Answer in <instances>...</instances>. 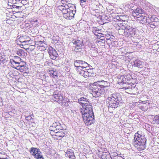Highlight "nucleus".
I'll return each instance as SVG.
<instances>
[{
  "label": "nucleus",
  "mask_w": 159,
  "mask_h": 159,
  "mask_svg": "<svg viewBox=\"0 0 159 159\" xmlns=\"http://www.w3.org/2000/svg\"><path fill=\"white\" fill-rule=\"evenodd\" d=\"M70 7H70L69 5L66 4L64 6L61 5L59 7V9L60 10L69 9Z\"/></svg>",
  "instance_id": "obj_35"
},
{
  "label": "nucleus",
  "mask_w": 159,
  "mask_h": 159,
  "mask_svg": "<svg viewBox=\"0 0 159 159\" xmlns=\"http://www.w3.org/2000/svg\"><path fill=\"white\" fill-rule=\"evenodd\" d=\"M85 68L83 66H76V69L78 70H81V69H84Z\"/></svg>",
  "instance_id": "obj_47"
},
{
  "label": "nucleus",
  "mask_w": 159,
  "mask_h": 159,
  "mask_svg": "<svg viewBox=\"0 0 159 159\" xmlns=\"http://www.w3.org/2000/svg\"><path fill=\"white\" fill-rule=\"evenodd\" d=\"M92 69H88L87 70L85 69V70H81V73H83V74L82 76L85 77V76H89L90 74H89V70H91Z\"/></svg>",
  "instance_id": "obj_22"
},
{
  "label": "nucleus",
  "mask_w": 159,
  "mask_h": 159,
  "mask_svg": "<svg viewBox=\"0 0 159 159\" xmlns=\"http://www.w3.org/2000/svg\"><path fill=\"white\" fill-rule=\"evenodd\" d=\"M30 149H37V148H34V147H32Z\"/></svg>",
  "instance_id": "obj_57"
},
{
  "label": "nucleus",
  "mask_w": 159,
  "mask_h": 159,
  "mask_svg": "<svg viewBox=\"0 0 159 159\" xmlns=\"http://www.w3.org/2000/svg\"><path fill=\"white\" fill-rule=\"evenodd\" d=\"M113 21H115V22H117V21H119L117 20V19L116 18V17L115 18H113Z\"/></svg>",
  "instance_id": "obj_54"
},
{
  "label": "nucleus",
  "mask_w": 159,
  "mask_h": 159,
  "mask_svg": "<svg viewBox=\"0 0 159 159\" xmlns=\"http://www.w3.org/2000/svg\"><path fill=\"white\" fill-rule=\"evenodd\" d=\"M82 62H83V65L82 66H83L85 68H86L87 67V66L88 65V64L86 62L84 61H81Z\"/></svg>",
  "instance_id": "obj_49"
},
{
  "label": "nucleus",
  "mask_w": 159,
  "mask_h": 159,
  "mask_svg": "<svg viewBox=\"0 0 159 159\" xmlns=\"http://www.w3.org/2000/svg\"><path fill=\"white\" fill-rule=\"evenodd\" d=\"M16 53L19 56L23 57H26L27 55V53L22 49H20L17 51Z\"/></svg>",
  "instance_id": "obj_18"
},
{
  "label": "nucleus",
  "mask_w": 159,
  "mask_h": 159,
  "mask_svg": "<svg viewBox=\"0 0 159 159\" xmlns=\"http://www.w3.org/2000/svg\"><path fill=\"white\" fill-rule=\"evenodd\" d=\"M80 2V4L81 6L82 7H84L85 4V3H84V2Z\"/></svg>",
  "instance_id": "obj_53"
},
{
  "label": "nucleus",
  "mask_w": 159,
  "mask_h": 159,
  "mask_svg": "<svg viewBox=\"0 0 159 159\" xmlns=\"http://www.w3.org/2000/svg\"><path fill=\"white\" fill-rule=\"evenodd\" d=\"M17 64H18V65L16 67H12L16 69H18V68H19V67L23 66L24 65H26V63L25 62L22 61V60H21Z\"/></svg>",
  "instance_id": "obj_29"
},
{
  "label": "nucleus",
  "mask_w": 159,
  "mask_h": 159,
  "mask_svg": "<svg viewBox=\"0 0 159 159\" xmlns=\"http://www.w3.org/2000/svg\"><path fill=\"white\" fill-rule=\"evenodd\" d=\"M95 151H96V153H98V155H99L102 156L103 155V154H102L103 152L102 151V152H100V151L99 150H96Z\"/></svg>",
  "instance_id": "obj_45"
},
{
  "label": "nucleus",
  "mask_w": 159,
  "mask_h": 159,
  "mask_svg": "<svg viewBox=\"0 0 159 159\" xmlns=\"http://www.w3.org/2000/svg\"><path fill=\"white\" fill-rule=\"evenodd\" d=\"M144 15V14H142L139 15H137L136 16L135 18H134L136 19V20L140 21L141 23V21Z\"/></svg>",
  "instance_id": "obj_33"
},
{
  "label": "nucleus",
  "mask_w": 159,
  "mask_h": 159,
  "mask_svg": "<svg viewBox=\"0 0 159 159\" xmlns=\"http://www.w3.org/2000/svg\"><path fill=\"white\" fill-rule=\"evenodd\" d=\"M22 60L20 57L17 56H14L13 58L10 59V63L12 64V62L15 63L16 64H17L21 61Z\"/></svg>",
  "instance_id": "obj_14"
},
{
  "label": "nucleus",
  "mask_w": 159,
  "mask_h": 159,
  "mask_svg": "<svg viewBox=\"0 0 159 159\" xmlns=\"http://www.w3.org/2000/svg\"><path fill=\"white\" fill-rule=\"evenodd\" d=\"M69 12H68L66 14H64L63 15V17L67 19L70 20V16H69Z\"/></svg>",
  "instance_id": "obj_39"
},
{
  "label": "nucleus",
  "mask_w": 159,
  "mask_h": 159,
  "mask_svg": "<svg viewBox=\"0 0 159 159\" xmlns=\"http://www.w3.org/2000/svg\"><path fill=\"white\" fill-rule=\"evenodd\" d=\"M48 52L50 58L53 60H55L58 55L56 51L52 47L48 48Z\"/></svg>",
  "instance_id": "obj_7"
},
{
  "label": "nucleus",
  "mask_w": 159,
  "mask_h": 159,
  "mask_svg": "<svg viewBox=\"0 0 159 159\" xmlns=\"http://www.w3.org/2000/svg\"><path fill=\"white\" fill-rule=\"evenodd\" d=\"M105 35L104 36V37L103 38H99V39L101 40H105Z\"/></svg>",
  "instance_id": "obj_55"
},
{
  "label": "nucleus",
  "mask_w": 159,
  "mask_h": 159,
  "mask_svg": "<svg viewBox=\"0 0 159 159\" xmlns=\"http://www.w3.org/2000/svg\"><path fill=\"white\" fill-rule=\"evenodd\" d=\"M72 43L74 45V46H78L80 47H82L83 45L82 41H81L80 40H73Z\"/></svg>",
  "instance_id": "obj_15"
},
{
  "label": "nucleus",
  "mask_w": 159,
  "mask_h": 159,
  "mask_svg": "<svg viewBox=\"0 0 159 159\" xmlns=\"http://www.w3.org/2000/svg\"><path fill=\"white\" fill-rule=\"evenodd\" d=\"M115 38V37L113 35H111L110 37V39H109V42H110V43H111V42H113Z\"/></svg>",
  "instance_id": "obj_44"
},
{
  "label": "nucleus",
  "mask_w": 159,
  "mask_h": 159,
  "mask_svg": "<svg viewBox=\"0 0 159 159\" xmlns=\"http://www.w3.org/2000/svg\"><path fill=\"white\" fill-rule=\"evenodd\" d=\"M149 105L148 104L143 103L139 105V108L143 111H146L147 110Z\"/></svg>",
  "instance_id": "obj_16"
},
{
  "label": "nucleus",
  "mask_w": 159,
  "mask_h": 159,
  "mask_svg": "<svg viewBox=\"0 0 159 159\" xmlns=\"http://www.w3.org/2000/svg\"><path fill=\"white\" fill-rule=\"evenodd\" d=\"M146 13L145 14V15H144L142 19V21H141V23L142 24H145L146 23H148L149 19V17H147L145 16V15H146Z\"/></svg>",
  "instance_id": "obj_24"
},
{
  "label": "nucleus",
  "mask_w": 159,
  "mask_h": 159,
  "mask_svg": "<svg viewBox=\"0 0 159 159\" xmlns=\"http://www.w3.org/2000/svg\"><path fill=\"white\" fill-rule=\"evenodd\" d=\"M52 99L54 101L59 103L62 102L63 100V97L60 92L56 91L54 92L52 97Z\"/></svg>",
  "instance_id": "obj_6"
},
{
  "label": "nucleus",
  "mask_w": 159,
  "mask_h": 159,
  "mask_svg": "<svg viewBox=\"0 0 159 159\" xmlns=\"http://www.w3.org/2000/svg\"><path fill=\"white\" fill-rule=\"evenodd\" d=\"M138 131L134 135L133 144L137 149H145L146 148V139L144 135H141Z\"/></svg>",
  "instance_id": "obj_3"
},
{
  "label": "nucleus",
  "mask_w": 159,
  "mask_h": 159,
  "mask_svg": "<svg viewBox=\"0 0 159 159\" xmlns=\"http://www.w3.org/2000/svg\"><path fill=\"white\" fill-rule=\"evenodd\" d=\"M55 129H55V128H52V129H50V130H51V131H54Z\"/></svg>",
  "instance_id": "obj_56"
},
{
  "label": "nucleus",
  "mask_w": 159,
  "mask_h": 159,
  "mask_svg": "<svg viewBox=\"0 0 159 159\" xmlns=\"http://www.w3.org/2000/svg\"><path fill=\"white\" fill-rule=\"evenodd\" d=\"M149 23H154L156 22L158 23L159 21L158 19L155 16H152L151 17H149Z\"/></svg>",
  "instance_id": "obj_20"
},
{
  "label": "nucleus",
  "mask_w": 159,
  "mask_h": 159,
  "mask_svg": "<svg viewBox=\"0 0 159 159\" xmlns=\"http://www.w3.org/2000/svg\"><path fill=\"white\" fill-rule=\"evenodd\" d=\"M67 150L66 152L67 156L69 157L70 159H75V156H74V152L70 151H68ZM66 155V154H65Z\"/></svg>",
  "instance_id": "obj_19"
},
{
  "label": "nucleus",
  "mask_w": 159,
  "mask_h": 159,
  "mask_svg": "<svg viewBox=\"0 0 159 159\" xmlns=\"http://www.w3.org/2000/svg\"><path fill=\"white\" fill-rule=\"evenodd\" d=\"M129 17L128 15H120V18H121V21H122L123 22H125L126 21H127V23H128V22L127 20L129 19Z\"/></svg>",
  "instance_id": "obj_26"
},
{
  "label": "nucleus",
  "mask_w": 159,
  "mask_h": 159,
  "mask_svg": "<svg viewBox=\"0 0 159 159\" xmlns=\"http://www.w3.org/2000/svg\"><path fill=\"white\" fill-rule=\"evenodd\" d=\"M49 72L50 76L54 78H56L57 77V74L56 72L52 70H49Z\"/></svg>",
  "instance_id": "obj_28"
},
{
  "label": "nucleus",
  "mask_w": 159,
  "mask_h": 159,
  "mask_svg": "<svg viewBox=\"0 0 159 159\" xmlns=\"http://www.w3.org/2000/svg\"><path fill=\"white\" fill-rule=\"evenodd\" d=\"M78 102L82 107L80 109L83 120L87 125H90L95 121L92 106L89 101V99L83 97L78 99Z\"/></svg>",
  "instance_id": "obj_1"
},
{
  "label": "nucleus",
  "mask_w": 159,
  "mask_h": 159,
  "mask_svg": "<svg viewBox=\"0 0 159 159\" xmlns=\"http://www.w3.org/2000/svg\"><path fill=\"white\" fill-rule=\"evenodd\" d=\"M91 70H89V74H90L91 73H92V72H91Z\"/></svg>",
  "instance_id": "obj_59"
},
{
  "label": "nucleus",
  "mask_w": 159,
  "mask_h": 159,
  "mask_svg": "<svg viewBox=\"0 0 159 159\" xmlns=\"http://www.w3.org/2000/svg\"><path fill=\"white\" fill-rule=\"evenodd\" d=\"M68 5H69V6L70 7V6L71 7H70V8H71V5H72V4H69Z\"/></svg>",
  "instance_id": "obj_61"
},
{
  "label": "nucleus",
  "mask_w": 159,
  "mask_h": 159,
  "mask_svg": "<svg viewBox=\"0 0 159 159\" xmlns=\"http://www.w3.org/2000/svg\"><path fill=\"white\" fill-rule=\"evenodd\" d=\"M37 20H35L34 22H37Z\"/></svg>",
  "instance_id": "obj_64"
},
{
  "label": "nucleus",
  "mask_w": 159,
  "mask_h": 159,
  "mask_svg": "<svg viewBox=\"0 0 159 159\" xmlns=\"http://www.w3.org/2000/svg\"><path fill=\"white\" fill-rule=\"evenodd\" d=\"M75 12L76 10H74L70 9V10L69 11V16H70V20L73 18L74 17V15Z\"/></svg>",
  "instance_id": "obj_32"
},
{
  "label": "nucleus",
  "mask_w": 159,
  "mask_h": 159,
  "mask_svg": "<svg viewBox=\"0 0 159 159\" xmlns=\"http://www.w3.org/2000/svg\"><path fill=\"white\" fill-rule=\"evenodd\" d=\"M29 40H25L23 41H20L21 42L22 44L21 45V46H25L26 47V46H29V44H30V42H31L30 39H29Z\"/></svg>",
  "instance_id": "obj_23"
},
{
  "label": "nucleus",
  "mask_w": 159,
  "mask_h": 159,
  "mask_svg": "<svg viewBox=\"0 0 159 159\" xmlns=\"http://www.w3.org/2000/svg\"><path fill=\"white\" fill-rule=\"evenodd\" d=\"M32 117L31 115H29L25 117V119L28 120H30L31 119Z\"/></svg>",
  "instance_id": "obj_50"
},
{
  "label": "nucleus",
  "mask_w": 159,
  "mask_h": 159,
  "mask_svg": "<svg viewBox=\"0 0 159 159\" xmlns=\"http://www.w3.org/2000/svg\"><path fill=\"white\" fill-rule=\"evenodd\" d=\"M20 7L18 6H16V7L17 8H19Z\"/></svg>",
  "instance_id": "obj_63"
},
{
  "label": "nucleus",
  "mask_w": 159,
  "mask_h": 159,
  "mask_svg": "<svg viewBox=\"0 0 159 159\" xmlns=\"http://www.w3.org/2000/svg\"><path fill=\"white\" fill-rule=\"evenodd\" d=\"M44 41L43 42L41 41H36L35 42V44L39 46V47L40 46H42V45H43L44 44H45L44 43Z\"/></svg>",
  "instance_id": "obj_36"
},
{
  "label": "nucleus",
  "mask_w": 159,
  "mask_h": 159,
  "mask_svg": "<svg viewBox=\"0 0 159 159\" xmlns=\"http://www.w3.org/2000/svg\"><path fill=\"white\" fill-rule=\"evenodd\" d=\"M118 83L120 84H130L129 81L132 79L131 75L129 74H125L122 75H118L117 77Z\"/></svg>",
  "instance_id": "obj_5"
},
{
  "label": "nucleus",
  "mask_w": 159,
  "mask_h": 159,
  "mask_svg": "<svg viewBox=\"0 0 159 159\" xmlns=\"http://www.w3.org/2000/svg\"><path fill=\"white\" fill-rule=\"evenodd\" d=\"M16 0H9V1L8 3V5L10 6H13V3H15V1Z\"/></svg>",
  "instance_id": "obj_38"
},
{
  "label": "nucleus",
  "mask_w": 159,
  "mask_h": 159,
  "mask_svg": "<svg viewBox=\"0 0 159 159\" xmlns=\"http://www.w3.org/2000/svg\"><path fill=\"white\" fill-rule=\"evenodd\" d=\"M80 74L81 75H83V73H81V72H80Z\"/></svg>",
  "instance_id": "obj_62"
},
{
  "label": "nucleus",
  "mask_w": 159,
  "mask_h": 159,
  "mask_svg": "<svg viewBox=\"0 0 159 159\" xmlns=\"http://www.w3.org/2000/svg\"><path fill=\"white\" fill-rule=\"evenodd\" d=\"M21 47L25 49H28L29 48L28 46H26V47L23 46V47Z\"/></svg>",
  "instance_id": "obj_52"
},
{
  "label": "nucleus",
  "mask_w": 159,
  "mask_h": 159,
  "mask_svg": "<svg viewBox=\"0 0 159 159\" xmlns=\"http://www.w3.org/2000/svg\"><path fill=\"white\" fill-rule=\"evenodd\" d=\"M16 69L19 70L21 72L25 71L28 69V65L27 64L26 65H24L23 66L19 67V68H18V69Z\"/></svg>",
  "instance_id": "obj_21"
},
{
  "label": "nucleus",
  "mask_w": 159,
  "mask_h": 159,
  "mask_svg": "<svg viewBox=\"0 0 159 159\" xmlns=\"http://www.w3.org/2000/svg\"><path fill=\"white\" fill-rule=\"evenodd\" d=\"M111 35L109 34H107L105 35V38L106 40L108 41V43H110V42H109V39H110V37Z\"/></svg>",
  "instance_id": "obj_43"
},
{
  "label": "nucleus",
  "mask_w": 159,
  "mask_h": 159,
  "mask_svg": "<svg viewBox=\"0 0 159 159\" xmlns=\"http://www.w3.org/2000/svg\"><path fill=\"white\" fill-rule=\"evenodd\" d=\"M115 27L116 28V29L118 31V32L120 34L123 35L125 36V29L122 28V27L124 26V27L126 25V23H117V24H115Z\"/></svg>",
  "instance_id": "obj_9"
},
{
  "label": "nucleus",
  "mask_w": 159,
  "mask_h": 159,
  "mask_svg": "<svg viewBox=\"0 0 159 159\" xmlns=\"http://www.w3.org/2000/svg\"><path fill=\"white\" fill-rule=\"evenodd\" d=\"M111 99L112 100H114L118 102L122 103V99L119 93H116L111 95L110 97H108L107 100Z\"/></svg>",
  "instance_id": "obj_8"
},
{
  "label": "nucleus",
  "mask_w": 159,
  "mask_h": 159,
  "mask_svg": "<svg viewBox=\"0 0 159 159\" xmlns=\"http://www.w3.org/2000/svg\"><path fill=\"white\" fill-rule=\"evenodd\" d=\"M110 83L103 80L98 81L93 83L91 87L93 96L97 98L104 94L110 86Z\"/></svg>",
  "instance_id": "obj_2"
},
{
  "label": "nucleus",
  "mask_w": 159,
  "mask_h": 159,
  "mask_svg": "<svg viewBox=\"0 0 159 159\" xmlns=\"http://www.w3.org/2000/svg\"><path fill=\"white\" fill-rule=\"evenodd\" d=\"M97 31V30H96L95 31V33H94V34L96 35V36H97V34H96L95 33L96 32V31Z\"/></svg>",
  "instance_id": "obj_58"
},
{
  "label": "nucleus",
  "mask_w": 159,
  "mask_h": 159,
  "mask_svg": "<svg viewBox=\"0 0 159 159\" xmlns=\"http://www.w3.org/2000/svg\"><path fill=\"white\" fill-rule=\"evenodd\" d=\"M97 36L98 37L100 38H103L104 37V34H102L101 33H97Z\"/></svg>",
  "instance_id": "obj_46"
},
{
  "label": "nucleus",
  "mask_w": 159,
  "mask_h": 159,
  "mask_svg": "<svg viewBox=\"0 0 159 159\" xmlns=\"http://www.w3.org/2000/svg\"><path fill=\"white\" fill-rule=\"evenodd\" d=\"M158 24V23H156V22H154V23H148L147 24V26L148 27H150L154 29L156 26H157Z\"/></svg>",
  "instance_id": "obj_30"
},
{
  "label": "nucleus",
  "mask_w": 159,
  "mask_h": 159,
  "mask_svg": "<svg viewBox=\"0 0 159 159\" xmlns=\"http://www.w3.org/2000/svg\"><path fill=\"white\" fill-rule=\"evenodd\" d=\"M55 129H56L55 130H57V131H58V130L60 131L62 130L63 128L61 127V124L59 123V125H58Z\"/></svg>",
  "instance_id": "obj_41"
},
{
  "label": "nucleus",
  "mask_w": 159,
  "mask_h": 159,
  "mask_svg": "<svg viewBox=\"0 0 159 159\" xmlns=\"http://www.w3.org/2000/svg\"><path fill=\"white\" fill-rule=\"evenodd\" d=\"M65 105L66 106H67L68 105V103L67 102H66Z\"/></svg>",
  "instance_id": "obj_60"
},
{
  "label": "nucleus",
  "mask_w": 159,
  "mask_h": 159,
  "mask_svg": "<svg viewBox=\"0 0 159 159\" xmlns=\"http://www.w3.org/2000/svg\"><path fill=\"white\" fill-rule=\"evenodd\" d=\"M116 17L118 21H121L120 16H117Z\"/></svg>",
  "instance_id": "obj_51"
},
{
  "label": "nucleus",
  "mask_w": 159,
  "mask_h": 159,
  "mask_svg": "<svg viewBox=\"0 0 159 159\" xmlns=\"http://www.w3.org/2000/svg\"><path fill=\"white\" fill-rule=\"evenodd\" d=\"M153 120L155 123L159 124V115L155 116L153 118Z\"/></svg>",
  "instance_id": "obj_34"
},
{
  "label": "nucleus",
  "mask_w": 159,
  "mask_h": 159,
  "mask_svg": "<svg viewBox=\"0 0 159 159\" xmlns=\"http://www.w3.org/2000/svg\"><path fill=\"white\" fill-rule=\"evenodd\" d=\"M8 158L7 153L3 152H0V159H7Z\"/></svg>",
  "instance_id": "obj_25"
},
{
  "label": "nucleus",
  "mask_w": 159,
  "mask_h": 159,
  "mask_svg": "<svg viewBox=\"0 0 159 159\" xmlns=\"http://www.w3.org/2000/svg\"><path fill=\"white\" fill-rule=\"evenodd\" d=\"M46 44H44L42 46H40L39 47V49H40L41 50L44 51L46 49Z\"/></svg>",
  "instance_id": "obj_40"
},
{
  "label": "nucleus",
  "mask_w": 159,
  "mask_h": 159,
  "mask_svg": "<svg viewBox=\"0 0 159 159\" xmlns=\"http://www.w3.org/2000/svg\"><path fill=\"white\" fill-rule=\"evenodd\" d=\"M122 28L125 29V36L126 37H134L136 34V29L133 28L129 25L128 24L126 23V25L124 27H122Z\"/></svg>",
  "instance_id": "obj_4"
},
{
  "label": "nucleus",
  "mask_w": 159,
  "mask_h": 159,
  "mask_svg": "<svg viewBox=\"0 0 159 159\" xmlns=\"http://www.w3.org/2000/svg\"><path fill=\"white\" fill-rule=\"evenodd\" d=\"M54 132L57 133V136L60 137H63L65 136V133L62 131H59L55 130Z\"/></svg>",
  "instance_id": "obj_27"
},
{
  "label": "nucleus",
  "mask_w": 159,
  "mask_h": 159,
  "mask_svg": "<svg viewBox=\"0 0 159 159\" xmlns=\"http://www.w3.org/2000/svg\"><path fill=\"white\" fill-rule=\"evenodd\" d=\"M73 49L74 48V50L76 52H80L82 54H83L84 52V49L83 48H82V47L79 46H73Z\"/></svg>",
  "instance_id": "obj_17"
},
{
  "label": "nucleus",
  "mask_w": 159,
  "mask_h": 159,
  "mask_svg": "<svg viewBox=\"0 0 159 159\" xmlns=\"http://www.w3.org/2000/svg\"><path fill=\"white\" fill-rule=\"evenodd\" d=\"M133 66L139 68H142L143 66L144 62L139 60H135L133 62Z\"/></svg>",
  "instance_id": "obj_13"
},
{
  "label": "nucleus",
  "mask_w": 159,
  "mask_h": 159,
  "mask_svg": "<svg viewBox=\"0 0 159 159\" xmlns=\"http://www.w3.org/2000/svg\"><path fill=\"white\" fill-rule=\"evenodd\" d=\"M45 63L46 65H47L50 66H52L53 65V63H52L51 62H50L48 61H46Z\"/></svg>",
  "instance_id": "obj_48"
},
{
  "label": "nucleus",
  "mask_w": 159,
  "mask_h": 159,
  "mask_svg": "<svg viewBox=\"0 0 159 159\" xmlns=\"http://www.w3.org/2000/svg\"><path fill=\"white\" fill-rule=\"evenodd\" d=\"M81 61H84L81 60H76L74 62V66L76 68V66H82L83 62H82Z\"/></svg>",
  "instance_id": "obj_31"
},
{
  "label": "nucleus",
  "mask_w": 159,
  "mask_h": 159,
  "mask_svg": "<svg viewBox=\"0 0 159 159\" xmlns=\"http://www.w3.org/2000/svg\"><path fill=\"white\" fill-rule=\"evenodd\" d=\"M145 11L140 7H137L135 10L133 11L132 13L133 16L135 18L136 16L142 14H144L145 13Z\"/></svg>",
  "instance_id": "obj_11"
},
{
  "label": "nucleus",
  "mask_w": 159,
  "mask_h": 159,
  "mask_svg": "<svg viewBox=\"0 0 159 159\" xmlns=\"http://www.w3.org/2000/svg\"><path fill=\"white\" fill-rule=\"evenodd\" d=\"M39 150H30V151L31 154L37 159H44L41 152Z\"/></svg>",
  "instance_id": "obj_10"
},
{
  "label": "nucleus",
  "mask_w": 159,
  "mask_h": 159,
  "mask_svg": "<svg viewBox=\"0 0 159 159\" xmlns=\"http://www.w3.org/2000/svg\"><path fill=\"white\" fill-rule=\"evenodd\" d=\"M109 100V108H115L117 107L118 106V105H119L120 102H118L114 100H112L111 99L108 100Z\"/></svg>",
  "instance_id": "obj_12"
},
{
  "label": "nucleus",
  "mask_w": 159,
  "mask_h": 159,
  "mask_svg": "<svg viewBox=\"0 0 159 159\" xmlns=\"http://www.w3.org/2000/svg\"><path fill=\"white\" fill-rule=\"evenodd\" d=\"M58 125H59V122H55L53 123L52 124V126L50 127V129H52V128H56L57 127V126Z\"/></svg>",
  "instance_id": "obj_37"
},
{
  "label": "nucleus",
  "mask_w": 159,
  "mask_h": 159,
  "mask_svg": "<svg viewBox=\"0 0 159 159\" xmlns=\"http://www.w3.org/2000/svg\"><path fill=\"white\" fill-rule=\"evenodd\" d=\"M70 8L64 9L61 10L62 11V13L63 14V15H64V14H66L68 12H69V11L70 10Z\"/></svg>",
  "instance_id": "obj_42"
}]
</instances>
